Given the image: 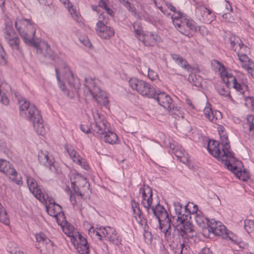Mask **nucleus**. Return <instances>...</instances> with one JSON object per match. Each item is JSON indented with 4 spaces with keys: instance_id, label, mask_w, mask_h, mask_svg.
Instances as JSON below:
<instances>
[{
    "instance_id": "54",
    "label": "nucleus",
    "mask_w": 254,
    "mask_h": 254,
    "mask_svg": "<svg viewBox=\"0 0 254 254\" xmlns=\"http://www.w3.org/2000/svg\"><path fill=\"white\" fill-rule=\"evenodd\" d=\"M147 71L148 77L151 80L154 81L158 78L157 74L154 70L148 68Z\"/></svg>"
},
{
    "instance_id": "27",
    "label": "nucleus",
    "mask_w": 254,
    "mask_h": 254,
    "mask_svg": "<svg viewBox=\"0 0 254 254\" xmlns=\"http://www.w3.org/2000/svg\"><path fill=\"white\" fill-rule=\"evenodd\" d=\"M233 87L237 91L240 92V93L243 94L245 90L248 89V85L246 84L247 79L243 80L242 83H238L237 81L236 77H233Z\"/></svg>"
},
{
    "instance_id": "61",
    "label": "nucleus",
    "mask_w": 254,
    "mask_h": 254,
    "mask_svg": "<svg viewBox=\"0 0 254 254\" xmlns=\"http://www.w3.org/2000/svg\"><path fill=\"white\" fill-rule=\"evenodd\" d=\"M127 9L128 11H130L132 14V15L133 16H136L137 15V12H136V9L134 7H132L131 6V4H130V3L129 2H128V6H125Z\"/></svg>"
},
{
    "instance_id": "25",
    "label": "nucleus",
    "mask_w": 254,
    "mask_h": 254,
    "mask_svg": "<svg viewBox=\"0 0 254 254\" xmlns=\"http://www.w3.org/2000/svg\"><path fill=\"white\" fill-rule=\"evenodd\" d=\"M229 41L231 48L235 52L239 51L244 46L240 38L236 36L230 37Z\"/></svg>"
},
{
    "instance_id": "64",
    "label": "nucleus",
    "mask_w": 254,
    "mask_h": 254,
    "mask_svg": "<svg viewBox=\"0 0 254 254\" xmlns=\"http://www.w3.org/2000/svg\"><path fill=\"white\" fill-rule=\"evenodd\" d=\"M133 211L134 217L135 218V219L137 218H140L143 217V214L140 209H135Z\"/></svg>"
},
{
    "instance_id": "53",
    "label": "nucleus",
    "mask_w": 254,
    "mask_h": 254,
    "mask_svg": "<svg viewBox=\"0 0 254 254\" xmlns=\"http://www.w3.org/2000/svg\"><path fill=\"white\" fill-rule=\"evenodd\" d=\"M71 188L73 189L74 193L81 197L83 196L82 193V190H80L77 186H76V184L73 181H71Z\"/></svg>"
},
{
    "instance_id": "22",
    "label": "nucleus",
    "mask_w": 254,
    "mask_h": 254,
    "mask_svg": "<svg viewBox=\"0 0 254 254\" xmlns=\"http://www.w3.org/2000/svg\"><path fill=\"white\" fill-rule=\"evenodd\" d=\"M203 112L205 117L214 123H216L218 119L221 118V114L219 111H213L209 107H206L203 110Z\"/></svg>"
},
{
    "instance_id": "14",
    "label": "nucleus",
    "mask_w": 254,
    "mask_h": 254,
    "mask_svg": "<svg viewBox=\"0 0 254 254\" xmlns=\"http://www.w3.org/2000/svg\"><path fill=\"white\" fill-rule=\"evenodd\" d=\"M237 55L241 66L254 79V62L246 54L238 52Z\"/></svg>"
},
{
    "instance_id": "36",
    "label": "nucleus",
    "mask_w": 254,
    "mask_h": 254,
    "mask_svg": "<svg viewBox=\"0 0 254 254\" xmlns=\"http://www.w3.org/2000/svg\"><path fill=\"white\" fill-rule=\"evenodd\" d=\"M222 146H224V150L226 152H229V149L230 150V146L229 144V141L228 138V136L226 134V132H223L222 134H219Z\"/></svg>"
},
{
    "instance_id": "50",
    "label": "nucleus",
    "mask_w": 254,
    "mask_h": 254,
    "mask_svg": "<svg viewBox=\"0 0 254 254\" xmlns=\"http://www.w3.org/2000/svg\"><path fill=\"white\" fill-rule=\"evenodd\" d=\"M189 214H184L182 213L180 216H177V220L178 222L183 224L188 223L189 221Z\"/></svg>"
},
{
    "instance_id": "16",
    "label": "nucleus",
    "mask_w": 254,
    "mask_h": 254,
    "mask_svg": "<svg viewBox=\"0 0 254 254\" xmlns=\"http://www.w3.org/2000/svg\"><path fill=\"white\" fill-rule=\"evenodd\" d=\"M102 233L107 240L117 245L121 244V240L114 228L109 226L104 227Z\"/></svg>"
},
{
    "instance_id": "38",
    "label": "nucleus",
    "mask_w": 254,
    "mask_h": 254,
    "mask_svg": "<svg viewBox=\"0 0 254 254\" xmlns=\"http://www.w3.org/2000/svg\"><path fill=\"white\" fill-rule=\"evenodd\" d=\"M7 43L13 50H15L19 52L21 51L19 47L20 39L17 36L13 38V39L8 40Z\"/></svg>"
},
{
    "instance_id": "12",
    "label": "nucleus",
    "mask_w": 254,
    "mask_h": 254,
    "mask_svg": "<svg viewBox=\"0 0 254 254\" xmlns=\"http://www.w3.org/2000/svg\"><path fill=\"white\" fill-rule=\"evenodd\" d=\"M37 46H33L37 49V53L41 54L44 58L51 60H54L57 55L52 50L50 45L47 42H44L42 45L36 41Z\"/></svg>"
},
{
    "instance_id": "45",
    "label": "nucleus",
    "mask_w": 254,
    "mask_h": 254,
    "mask_svg": "<svg viewBox=\"0 0 254 254\" xmlns=\"http://www.w3.org/2000/svg\"><path fill=\"white\" fill-rule=\"evenodd\" d=\"M76 250L80 254H89L88 244H80L76 246Z\"/></svg>"
},
{
    "instance_id": "60",
    "label": "nucleus",
    "mask_w": 254,
    "mask_h": 254,
    "mask_svg": "<svg viewBox=\"0 0 254 254\" xmlns=\"http://www.w3.org/2000/svg\"><path fill=\"white\" fill-rule=\"evenodd\" d=\"M44 196H45V200L43 202H45L46 206L47 205H53V204H56L55 202V200L53 198H49L47 195H44Z\"/></svg>"
},
{
    "instance_id": "62",
    "label": "nucleus",
    "mask_w": 254,
    "mask_h": 254,
    "mask_svg": "<svg viewBox=\"0 0 254 254\" xmlns=\"http://www.w3.org/2000/svg\"><path fill=\"white\" fill-rule=\"evenodd\" d=\"M196 235L195 232L194 230L191 228V231H190L189 232H188L184 237L183 238H187V239H191L194 236Z\"/></svg>"
},
{
    "instance_id": "51",
    "label": "nucleus",
    "mask_w": 254,
    "mask_h": 254,
    "mask_svg": "<svg viewBox=\"0 0 254 254\" xmlns=\"http://www.w3.org/2000/svg\"><path fill=\"white\" fill-rule=\"evenodd\" d=\"M55 70H56V77L58 81L60 89L63 91H66V88H65V86L64 84V83H63L62 81L60 80V74H59L58 69L56 67Z\"/></svg>"
},
{
    "instance_id": "31",
    "label": "nucleus",
    "mask_w": 254,
    "mask_h": 254,
    "mask_svg": "<svg viewBox=\"0 0 254 254\" xmlns=\"http://www.w3.org/2000/svg\"><path fill=\"white\" fill-rule=\"evenodd\" d=\"M5 87L9 88V86L6 83H1L0 85V102L4 105H7L9 100L5 95L4 88Z\"/></svg>"
},
{
    "instance_id": "19",
    "label": "nucleus",
    "mask_w": 254,
    "mask_h": 254,
    "mask_svg": "<svg viewBox=\"0 0 254 254\" xmlns=\"http://www.w3.org/2000/svg\"><path fill=\"white\" fill-rule=\"evenodd\" d=\"M65 73L64 76L69 86L75 90L79 89L80 86L79 79L74 77L73 73L69 70L68 67H65Z\"/></svg>"
},
{
    "instance_id": "34",
    "label": "nucleus",
    "mask_w": 254,
    "mask_h": 254,
    "mask_svg": "<svg viewBox=\"0 0 254 254\" xmlns=\"http://www.w3.org/2000/svg\"><path fill=\"white\" fill-rule=\"evenodd\" d=\"M71 241L75 246L76 244L77 246L78 245H80V244H88L86 239L83 236H82L81 234H80L78 232L75 235H74L73 238L71 239Z\"/></svg>"
},
{
    "instance_id": "20",
    "label": "nucleus",
    "mask_w": 254,
    "mask_h": 254,
    "mask_svg": "<svg viewBox=\"0 0 254 254\" xmlns=\"http://www.w3.org/2000/svg\"><path fill=\"white\" fill-rule=\"evenodd\" d=\"M92 96L100 105L106 106L108 103V99L106 93L100 88H95L92 91Z\"/></svg>"
},
{
    "instance_id": "30",
    "label": "nucleus",
    "mask_w": 254,
    "mask_h": 254,
    "mask_svg": "<svg viewBox=\"0 0 254 254\" xmlns=\"http://www.w3.org/2000/svg\"><path fill=\"white\" fill-rule=\"evenodd\" d=\"M62 229L63 232L66 234L67 236L73 238L77 233L74 227L71 225L70 223L66 222L65 225H64L62 227Z\"/></svg>"
},
{
    "instance_id": "46",
    "label": "nucleus",
    "mask_w": 254,
    "mask_h": 254,
    "mask_svg": "<svg viewBox=\"0 0 254 254\" xmlns=\"http://www.w3.org/2000/svg\"><path fill=\"white\" fill-rule=\"evenodd\" d=\"M133 31L136 36H141L142 34V28L138 22H134L132 25Z\"/></svg>"
},
{
    "instance_id": "37",
    "label": "nucleus",
    "mask_w": 254,
    "mask_h": 254,
    "mask_svg": "<svg viewBox=\"0 0 254 254\" xmlns=\"http://www.w3.org/2000/svg\"><path fill=\"white\" fill-rule=\"evenodd\" d=\"M0 221L5 225H8L9 220L8 218L7 213L0 202Z\"/></svg>"
},
{
    "instance_id": "58",
    "label": "nucleus",
    "mask_w": 254,
    "mask_h": 254,
    "mask_svg": "<svg viewBox=\"0 0 254 254\" xmlns=\"http://www.w3.org/2000/svg\"><path fill=\"white\" fill-rule=\"evenodd\" d=\"M136 220L138 223L142 227L143 229H144V228H148L147 220L144 217L140 218H137Z\"/></svg>"
},
{
    "instance_id": "52",
    "label": "nucleus",
    "mask_w": 254,
    "mask_h": 254,
    "mask_svg": "<svg viewBox=\"0 0 254 254\" xmlns=\"http://www.w3.org/2000/svg\"><path fill=\"white\" fill-rule=\"evenodd\" d=\"M245 105L250 108H253L254 106V98L253 97L249 96L245 98Z\"/></svg>"
},
{
    "instance_id": "24",
    "label": "nucleus",
    "mask_w": 254,
    "mask_h": 254,
    "mask_svg": "<svg viewBox=\"0 0 254 254\" xmlns=\"http://www.w3.org/2000/svg\"><path fill=\"white\" fill-rule=\"evenodd\" d=\"M213 63L217 64V68L219 70L221 71V76H225V77L223 78V81L226 83V85L228 86V82H230V80L233 82V78L232 77H235L232 75L231 73H227L225 70V66L217 60H214Z\"/></svg>"
},
{
    "instance_id": "5",
    "label": "nucleus",
    "mask_w": 254,
    "mask_h": 254,
    "mask_svg": "<svg viewBox=\"0 0 254 254\" xmlns=\"http://www.w3.org/2000/svg\"><path fill=\"white\" fill-rule=\"evenodd\" d=\"M19 108L21 112H23L28 120L33 123L41 120L42 116L39 111L33 104H31L26 100H22L19 102Z\"/></svg>"
},
{
    "instance_id": "40",
    "label": "nucleus",
    "mask_w": 254,
    "mask_h": 254,
    "mask_svg": "<svg viewBox=\"0 0 254 254\" xmlns=\"http://www.w3.org/2000/svg\"><path fill=\"white\" fill-rule=\"evenodd\" d=\"M170 111L171 114L174 116V118L178 119L184 118V113L180 107L173 105Z\"/></svg>"
},
{
    "instance_id": "8",
    "label": "nucleus",
    "mask_w": 254,
    "mask_h": 254,
    "mask_svg": "<svg viewBox=\"0 0 254 254\" xmlns=\"http://www.w3.org/2000/svg\"><path fill=\"white\" fill-rule=\"evenodd\" d=\"M151 211L153 214L158 219L160 223L161 221L164 222V225L168 226L166 230L165 234L170 235L171 234V219L169 217V215L166 210L159 204L155 206L151 207Z\"/></svg>"
},
{
    "instance_id": "35",
    "label": "nucleus",
    "mask_w": 254,
    "mask_h": 254,
    "mask_svg": "<svg viewBox=\"0 0 254 254\" xmlns=\"http://www.w3.org/2000/svg\"><path fill=\"white\" fill-rule=\"evenodd\" d=\"M85 87L88 89L91 94H92V91L95 88H99L96 85L94 80L90 77L85 78Z\"/></svg>"
},
{
    "instance_id": "28",
    "label": "nucleus",
    "mask_w": 254,
    "mask_h": 254,
    "mask_svg": "<svg viewBox=\"0 0 254 254\" xmlns=\"http://www.w3.org/2000/svg\"><path fill=\"white\" fill-rule=\"evenodd\" d=\"M62 208L58 204H53L52 205H47L46 210L48 213L52 216L57 217L62 212Z\"/></svg>"
},
{
    "instance_id": "15",
    "label": "nucleus",
    "mask_w": 254,
    "mask_h": 254,
    "mask_svg": "<svg viewBox=\"0 0 254 254\" xmlns=\"http://www.w3.org/2000/svg\"><path fill=\"white\" fill-rule=\"evenodd\" d=\"M152 98L157 101L158 104L165 109L168 110H171L172 99L165 92H160L158 93L156 91L155 96L153 97Z\"/></svg>"
},
{
    "instance_id": "42",
    "label": "nucleus",
    "mask_w": 254,
    "mask_h": 254,
    "mask_svg": "<svg viewBox=\"0 0 254 254\" xmlns=\"http://www.w3.org/2000/svg\"><path fill=\"white\" fill-rule=\"evenodd\" d=\"M193 216L195 218L196 223L200 226H202V225H204L205 224H207L208 223V220L207 218H205L201 214L196 213H193Z\"/></svg>"
},
{
    "instance_id": "33",
    "label": "nucleus",
    "mask_w": 254,
    "mask_h": 254,
    "mask_svg": "<svg viewBox=\"0 0 254 254\" xmlns=\"http://www.w3.org/2000/svg\"><path fill=\"white\" fill-rule=\"evenodd\" d=\"M66 8L68 9L69 12L75 21L77 22L80 21V16L79 12L75 8L73 7L71 3H69L68 5L66 6Z\"/></svg>"
},
{
    "instance_id": "59",
    "label": "nucleus",
    "mask_w": 254,
    "mask_h": 254,
    "mask_svg": "<svg viewBox=\"0 0 254 254\" xmlns=\"http://www.w3.org/2000/svg\"><path fill=\"white\" fill-rule=\"evenodd\" d=\"M230 11H226L223 15L222 17L226 21L231 22L233 19L231 16V14L229 12Z\"/></svg>"
},
{
    "instance_id": "43",
    "label": "nucleus",
    "mask_w": 254,
    "mask_h": 254,
    "mask_svg": "<svg viewBox=\"0 0 254 254\" xmlns=\"http://www.w3.org/2000/svg\"><path fill=\"white\" fill-rule=\"evenodd\" d=\"M7 63V56L2 46L0 44V65H5Z\"/></svg>"
},
{
    "instance_id": "48",
    "label": "nucleus",
    "mask_w": 254,
    "mask_h": 254,
    "mask_svg": "<svg viewBox=\"0 0 254 254\" xmlns=\"http://www.w3.org/2000/svg\"><path fill=\"white\" fill-rule=\"evenodd\" d=\"M249 127L250 131L254 132V116L249 115L247 118V124Z\"/></svg>"
},
{
    "instance_id": "44",
    "label": "nucleus",
    "mask_w": 254,
    "mask_h": 254,
    "mask_svg": "<svg viewBox=\"0 0 254 254\" xmlns=\"http://www.w3.org/2000/svg\"><path fill=\"white\" fill-rule=\"evenodd\" d=\"M185 23V25H186L190 30L196 31V28L197 26L196 25V23L193 20L190 18H184V21H183Z\"/></svg>"
},
{
    "instance_id": "63",
    "label": "nucleus",
    "mask_w": 254,
    "mask_h": 254,
    "mask_svg": "<svg viewBox=\"0 0 254 254\" xmlns=\"http://www.w3.org/2000/svg\"><path fill=\"white\" fill-rule=\"evenodd\" d=\"M183 21H184V19H182L179 21H175L174 22H173L174 26L176 27L177 29H179V28H181V26H185V23L183 22Z\"/></svg>"
},
{
    "instance_id": "7",
    "label": "nucleus",
    "mask_w": 254,
    "mask_h": 254,
    "mask_svg": "<svg viewBox=\"0 0 254 254\" xmlns=\"http://www.w3.org/2000/svg\"><path fill=\"white\" fill-rule=\"evenodd\" d=\"M103 14L99 16V21L96 23V31L98 35L104 39H108L114 35V29L110 26L107 25L108 20L104 18Z\"/></svg>"
},
{
    "instance_id": "13",
    "label": "nucleus",
    "mask_w": 254,
    "mask_h": 254,
    "mask_svg": "<svg viewBox=\"0 0 254 254\" xmlns=\"http://www.w3.org/2000/svg\"><path fill=\"white\" fill-rule=\"evenodd\" d=\"M26 181L29 190L35 197L41 202L45 201L44 194L42 193V190L39 188L37 182L30 176L26 177Z\"/></svg>"
},
{
    "instance_id": "4",
    "label": "nucleus",
    "mask_w": 254,
    "mask_h": 254,
    "mask_svg": "<svg viewBox=\"0 0 254 254\" xmlns=\"http://www.w3.org/2000/svg\"><path fill=\"white\" fill-rule=\"evenodd\" d=\"M129 86L139 94L147 98L154 97L156 90L154 87L146 81L131 78L128 81Z\"/></svg>"
},
{
    "instance_id": "32",
    "label": "nucleus",
    "mask_w": 254,
    "mask_h": 254,
    "mask_svg": "<svg viewBox=\"0 0 254 254\" xmlns=\"http://www.w3.org/2000/svg\"><path fill=\"white\" fill-rule=\"evenodd\" d=\"M33 127L36 130L37 133L40 135H44L46 133V129L43 124L42 118L39 121H36V123H33Z\"/></svg>"
},
{
    "instance_id": "2",
    "label": "nucleus",
    "mask_w": 254,
    "mask_h": 254,
    "mask_svg": "<svg viewBox=\"0 0 254 254\" xmlns=\"http://www.w3.org/2000/svg\"><path fill=\"white\" fill-rule=\"evenodd\" d=\"M93 122L91 123V128L94 131L103 137L105 142L110 144L117 143V135L109 130L107 127L108 123L104 119V117L98 112L93 113Z\"/></svg>"
},
{
    "instance_id": "49",
    "label": "nucleus",
    "mask_w": 254,
    "mask_h": 254,
    "mask_svg": "<svg viewBox=\"0 0 254 254\" xmlns=\"http://www.w3.org/2000/svg\"><path fill=\"white\" fill-rule=\"evenodd\" d=\"M174 209L177 216H180L183 213V207L179 202L174 203Z\"/></svg>"
},
{
    "instance_id": "18",
    "label": "nucleus",
    "mask_w": 254,
    "mask_h": 254,
    "mask_svg": "<svg viewBox=\"0 0 254 254\" xmlns=\"http://www.w3.org/2000/svg\"><path fill=\"white\" fill-rule=\"evenodd\" d=\"M70 180L71 181L74 180L73 182L75 184H78L79 186L82 188L83 193H85L89 190L90 186L89 183L87 181L86 179L80 174L72 173L70 177Z\"/></svg>"
},
{
    "instance_id": "55",
    "label": "nucleus",
    "mask_w": 254,
    "mask_h": 254,
    "mask_svg": "<svg viewBox=\"0 0 254 254\" xmlns=\"http://www.w3.org/2000/svg\"><path fill=\"white\" fill-rule=\"evenodd\" d=\"M65 149L66 152L69 154L70 157H72L73 156L77 154L76 151L73 148L72 146L69 144H66L65 145Z\"/></svg>"
},
{
    "instance_id": "23",
    "label": "nucleus",
    "mask_w": 254,
    "mask_h": 254,
    "mask_svg": "<svg viewBox=\"0 0 254 254\" xmlns=\"http://www.w3.org/2000/svg\"><path fill=\"white\" fill-rule=\"evenodd\" d=\"M201 14L202 20L205 23H210L212 21V16L211 15V10L204 6H200L198 9L197 12H199Z\"/></svg>"
},
{
    "instance_id": "57",
    "label": "nucleus",
    "mask_w": 254,
    "mask_h": 254,
    "mask_svg": "<svg viewBox=\"0 0 254 254\" xmlns=\"http://www.w3.org/2000/svg\"><path fill=\"white\" fill-rule=\"evenodd\" d=\"M218 93L220 95L225 96V97H228V96H230V92L229 89L228 88V87L220 88L218 90Z\"/></svg>"
},
{
    "instance_id": "41",
    "label": "nucleus",
    "mask_w": 254,
    "mask_h": 254,
    "mask_svg": "<svg viewBox=\"0 0 254 254\" xmlns=\"http://www.w3.org/2000/svg\"><path fill=\"white\" fill-rule=\"evenodd\" d=\"M221 223L219 221H216L214 219L208 220V223L206 224L208 232L212 233L217 228V226L220 225Z\"/></svg>"
},
{
    "instance_id": "10",
    "label": "nucleus",
    "mask_w": 254,
    "mask_h": 254,
    "mask_svg": "<svg viewBox=\"0 0 254 254\" xmlns=\"http://www.w3.org/2000/svg\"><path fill=\"white\" fill-rule=\"evenodd\" d=\"M0 171L8 175L10 179L18 185L22 184V181L21 178L16 179L17 173L12 168H10L9 162L4 159H0Z\"/></svg>"
},
{
    "instance_id": "47",
    "label": "nucleus",
    "mask_w": 254,
    "mask_h": 254,
    "mask_svg": "<svg viewBox=\"0 0 254 254\" xmlns=\"http://www.w3.org/2000/svg\"><path fill=\"white\" fill-rule=\"evenodd\" d=\"M143 237L145 241L147 243H151L152 241V236L151 233L148 231V228H144Z\"/></svg>"
},
{
    "instance_id": "3",
    "label": "nucleus",
    "mask_w": 254,
    "mask_h": 254,
    "mask_svg": "<svg viewBox=\"0 0 254 254\" xmlns=\"http://www.w3.org/2000/svg\"><path fill=\"white\" fill-rule=\"evenodd\" d=\"M222 150L219 147V143L215 140L210 141L207 145V150L211 155L213 157L221 160L224 162V165L229 170L235 173V171H238L236 166H234L231 162L235 161L236 159L234 157V154L230 149L229 152H226L224 150V146H222Z\"/></svg>"
},
{
    "instance_id": "6",
    "label": "nucleus",
    "mask_w": 254,
    "mask_h": 254,
    "mask_svg": "<svg viewBox=\"0 0 254 254\" xmlns=\"http://www.w3.org/2000/svg\"><path fill=\"white\" fill-rule=\"evenodd\" d=\"M35 246L41 254H52L55 250L53 243L43 233L35 235Z\"/></svg>"
},
{
    "instance_id": "17",
    "label": "nucleus",
    "mask_w": 254,
    "mask_h": 254,
    "mask_svg": "<svg viewBox=\"0 0 254 254\" xmlns=\"http://www.w3.org/2000/svg\"><path fill=\"white\" fill-rule=\"evenodd\" d=\"M140 40L142 41L143 44L147 46H153L157 42H160V37L159 35L152 32H146L139 38Z\"/></svg>"
},
{
    "instance_id": "9",
    "label": "nucleus",
    "mask_w": 254,
    "mask_h": 254,
    "mask_svg": "<svg viewBox=\"0 0 254 254\" xmlns=\"http://www.w3.org/2000/svg\"><path fill=\"white\" fill-rule=\"evenodd\" d=\"M38 160L41 164L49 167L52 172L55 173L59 172V168L54 157L52 155H50L47 151H41L39 153Z\"/></svg>"
},
{
    "instance_id": "26",
    "label": "nucleus",
    "mask_w": 254,
    "mask_h": 254,
    "mask_svg": "<svg viewBox=\"0 0 254 254\" xmlns=\"http://www.w3.org/2000/svg\"><path fill=\"white\" fill-rule=\"evenodd\" d=\"M171 57L173 60L180 66L189 71L190 66L185 59L180 55L175 54H172Z\"/></svg>"
},
{
    "instance_id": "29",
    "label": "nucleus",
    "mask_w": 254,
    "mask_h": 254,
    "mask_svg": "<svg viewBox=\"0 0 254 254\" xmlns=\"http://www.w3.org/2000/svg\"><path fill=\"white\" fill-rule=\"evenodd\" d=\"M212 233L216 236L221 237L223 239H227L229 237L228 230L221 223Z\"/></svg>"
},
{
    "instance_id": "56",
    "label": "nucleus",
    "mask_w": 254,
    "mask_h": 254,
    "mask_svg": "<svg viewBox=\"0 0 254 254\" xmlns=\"http://www.w3.org/2000/svg\"><path fill=\"white\" fill-rule=\"evenodd\" d=\"M175 13H177V15L174 16L172 15L171 16V18L172 19V22H174L175 21H179L182 19H184L185 17L183 16V13L180 12V11H177Z\"/></svg>"
},
{
    "instance_id": "1",
    "label": "nucleus",
    "mask_w": 254,
    "mask_h": 254,
    "mask_svg": "<svg viewBox=\"0 0 254 254\" xmlns=\"http://www.w3.org/2000/svg\"><path fill=\"white\" fill-rule=\"evenodd\" d=\"M14 25L19 35L24 42L29 46H36V40L35 38L36 25L31 19H17Z\"/></svg>"
},
{
    "instance_id": "21",
    "label": "nucleus",
    "mask_w": 254,
    "mask_h": 254,
    "mask_svg": "<svg viewBox=\"0 0 254 254\" xmlns=\"http://www.w3.org/2000/svg\"><path fill=\"white\" fill-rule=\"evenodd\" d=\"M3 35L7 42L17 36L13 29V23L9 19L5 21V27L3 29Z\"/></svg>"
},
{
    "instance_id": "39",
    "label": "nucleus",
    "mask_w": 254,
    "mask_h": 254,
    "mask_svg": "<svg viewBox=\"0 0 254 254\" xmlns=\"http://www.w3.org/2000/svg\"><path fill=\"white\" fill-rule=\"evenodd\" d=\"M191 228L190 224L187 223L180 226L179 228H177V230L179 231L180 235L183 237L188 232L191 231Z\"/></svg>"
},
{
    "instance_id": "11",
    "label": "nucleus",
    "mask_w": 254,
    "mask_h": 254,
    "mask_svg": "<svg viewBox=\"0 0 254 254\" xmlns=\"http://www.w3.org/2000/svg\"><path fill=\"white\" fill-rule=\"evenodd\" d=\"M139 193L142 195V205L146 208L149 212V209L152 203V190L148 185H143L140 187Z\"/></svg>"
}]
</instances>
